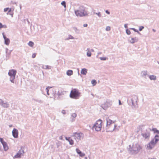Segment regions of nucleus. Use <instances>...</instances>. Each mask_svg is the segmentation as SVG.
I'll return each instance as SVG.
<instances>
[{
    "label": "nucleus",
    "mask_w": 159,
    "mask_h": 159,
    "mask_svg": "<svg viewBox=\"0 0 159 159\" xmlns=\"http://www.w3.org/2000/svg\"><path fill=\"white\" fill-rule=\"evenodd\" d=\"M142 149L141 147L138 143L133 144L132 145H129L127 148L129 152L132 155L137 154Z\"/></svg>",
    "instance_id": "1"
},
{
    "label": "nucleus",
    "mask_w": 159,
    "mask_h": 159,
    "mask_svg": "<svg viewBox=\"0 0 159 159\" xmlns=\"http://www.w3.org/2000/svg\"><path fill=\"white\" fill-rule=\"evenodd\" d=\"M75 12L77 16L81 17L88 16V11L86 10L85 7L83 6H80L78 10H75Z\"/></svg>",
    "instance_id": "2"
},
{
    "label": "nucleus",
    "mask_w": 159,
    "mask_h": 159,
    "mask_svg": "<svg viewBox=\"0 0 159 159\" xmlns=\"http://www.w3.org/2000/svg\"><path fill=\"white\" fill-rule=\"evenodd\" d=\"M107 124L106 127V129L107 131H112L116 128L117 125H112V124L114 123L110 119H107L106 120Z\"/></svg>",
    "instance_id": "3"
},
{
    "label": "nucleus",
    "mask_w": 159,
    "mask_h": 159,
    "mask_svg": "<svg viewBox=\"0 0 159 159\" xmlns=\"http://www.w3.org/2000/svg\"><path fill=\"white\" fill-rule=\"evenodd\" d=\"M159 141V135L156 134L153 139H152L149 143L148 144L147 147L149 149H152L155 145Z\"/></svg>",
    "instance_id": "4"
},
{
    "label": "nucleus",
    "mask_w": 159,
    "mask_h": 159,
    "mask_svg": "<svg viewBox=\"0 0 159 159\" xmlns=\"http://www.w3.org/2000/svg\"><path fill=\"white\" fill-rule=\"evenodd\" d=\"M16 73V70L14 69H11L9 70L8 75L10 77L9 80L11 83L15 84L16 83L15 79Z\"/></svg>",
    "instance_id": "5"
},
{
    "label": "nucleus",
    "mask_w": 159,
    "mask_h": 159,
    "mask_svg": "<svg viewBox=\"0 0 159 159\" xmlns=\"http://www.w3.org/2000/svg\"><path fill=\"white\" fill-rule=\"evenodd\" d=\"M80 94L81 93L79 90L74 89L71 91L70 96L71 98L77 99L81 96Z\"/></svg>",
    "instance_id": "6"
},
{
    "label": "nucleus",
    "mask_w": 159,
    "mask_h": 159,
    "mask_svg": "<svg viewBox=\"0 0 159 159\" xmlns=\"http://www.w3.org/2000/svg\"><path fill=\"white\" fill-rule=\"evenodd\" d=\"M102 120L100 119L97 120L93 126V130L94 129L96 131H100L102 127Z\"/></svg>",
    "instance_id": "7"
},
{
    "label": "nucleus",
    "mask_w": 159,
    "mask_h": 159,
    "mask_svg": "<svg viewBox=\"0 0 159 159\" xmlns=\"http://www.w3.org/2000/svg\"><path fill=\"white\" fill-rule=\"evenodd\" d=\"M150 131L147 129L142 131L141 135L144 139H149L150 136Z\"/></svg>",
    "instance_id": "8"
},
{
    "label": "nucleus",
    "mask_w": 159,
    "mask_h": 159,
    "mask_svg": "<svg viewBox=\"0 0 159 159\" xmlns=\"http://www.w3.org/2000/svg\"><path fill=\"white\" fill-rule=\"evenodd\" d=\"M0 106L3 108H9L10 105L9 102L6 101H4L2 99H0Z\"/></svg>",
    "instance_id": "9"
},
{
    "label": "nucleus",
    "mask_w": 159,
    "mask_h": 159,
    "mask_svg": "<svg viewBox=\"0 0 159 159\" xmlns=\"http://www.w3.org/2000/svg\"><path fill=\"white\" fill-rule=\"evenodd\" d=\"M24 153V152L23 148L21 147L20 149L18 151L16 154L13 157V159L20 158L21 156L23 155Z\"/></svg>",
    "instance_id": "10"
},
{
    "label": "nucleus",
    "mask_w": 159,
    "mask_h": 159,
    "mask_svg": "<svg viewBox=\"0 0 159 159\" xmlns=\"http://www.w3.org/2000/svg\"><path fill=\"white\" fill-rule=\"evenodd\" d=\"M83 134L81 133H74L72 136L74 137V138L75 139H77L78 140L81 139V138L82 137Z\"/></svg>",
    "instance_id": "11"
},
{
    "label": "nucleus",
    "mask_w": 159,
    "mask_h": 159,
    "mask_svg": "<svg viewBox=\"0 0 159 159\" xmlns=\"http://www.w3.org/2000/svg\"><path fill=\"white\" fill-rule=\"evenodd\" d=\"M0 142L3 146L4 150L5 151H7L8 149V147L7 143L4 141L3 139L2 138H0Z\"/></svg>",
    "instance_id": "12"
},
{
    "label": "nucleus",
    "mask_w": 159,
    "mask_h": 159,
    "mask_svg": "<svg viewBox=\"0 0 159 159\" xmlns=\"http://www.w3.org/2000/svg\"><path fill=\"white\" fill-rule=\"evenodd\" d=\"M112 101H110L109 102H106L102 105V108L104 110H106L107 108L110 107L112 105Z\"/></svg>",
    "instance_id": "13"
},
{
    "label": "nucleus",
    "mask_w": 159,
    "mask_h": 159,
    "mask_svg": "<svg viewBox=\"0 0 159 159\" xmlns=\"http://www.w3.org/2000/svg\"><path fill=\"white\" fill-rule=\"evenodd\" d=\"M12 134L14 138H17L18 137V131L17 129L15 128H14L12 131Z\"/></svg>",
    "instance_id": "14"
},
{
    "label": "nucleus",
    "mask_w": 159,
    "mask_h": 159,
    "mask_svg": "<svg viewBox=\"0 0 159 159\" xmlns=\"http://www.w3.org/2000/svg\"><path fill=\"white\" fill-rule=\"evenodd\" d=\"M2 34L4 40V43L7 45H8L10 43V39L6 37V36L4 35V33H2Z\"/></svg>",
    "instance_id": "15"
},
{
    "label": "nucleus",
    "mask_w": 159,
    "mask_h": 159,
    "mask_svg": "<svg viewBox=\"0 0 159 159\" xmlns=\"http://www.w3.org/2000/svg\"><path fill=\"white\" fill-rule=\"evenodd\" d=\"M138 38L136 37H135L134 38H132L131 39L129 40V42L130 43L133 44L138 42Z\"/></svg>",
    "instance_id": "16"
},
{
    "label": "nucleus",
    "mask_w": 159,
    "mask_h": 159,
    "mask_svg": "<svg viewBox=\"0 0 159 159\" xmlns=\"http://www.w3.org/2000/svg\"><path fill=\"white\" fill-rule=\"evenodd\" d=\"M133 98H134V99H135V102H134V100H133V99H131V103L132 104V105L133 106H134V107H135L136 106V105H137V101L136 100V98H137V97L135 96H134Z\"/></svg>",
    "instance_id": "17"
},
{
    "label": "nucleus",
    "mask_w": 159,
    "mask_h": 159,
    "mask_svg": "<svg viewBox=\"0 0 159 159\" xmlns=\"http://www.w3.org/2000/svg\"><path fill=\"white\" fill-rule=\"evenodd\" d=\"M76 151L77 153L79 155V156L81 157H84L85 155L84 153H83L78 148L76 149Z\"/></svg>",
    "instance_id": "18"
},
{
    "label": "nucleus",
    "mask_w": 159,
    "mask_h": 159,
    "mask_svg": "<svg viewBox=\"0 0 159 159\" xmlns=\"http://www.w3.org/2000/svg\"><path fill=\"white\" fill-rule=\"evenodd\" d=\"M148 72L147 70H144L142 71L141 73V75L142 77L146 78V76L147 75L149 76V75L147 74Z\"/></svg>",
    "instance_id": "19"
},
{
    "label": "nucleus",
    "mask_w": 159,
    "mask_h": 159,
    "mask_svg": "<svg viewBox=\"0 0 159 159\" xmlns=\"http://www.w3.org/2000/svg\"><path fill=\"white\" fill-rule=\"evenodd\" d=\"M87 70L85 68L82 69L81 71V73L84 75H86L87 73Z\"/></svg>",
    "instance_id": "20"
},
{
    "label": "nucleus",
    "mask_w": 159,
    "mask_h": 159,
    "mask_svg": "<svg viewBox=\"0 0 159 159\" xmlns=\"http://www.w3.org/2000/svg\"><path fill=\"white\" fill-rule=\"evenodd\" d=\"M42 67L43 69H51V67L50 66H48V65H43Z\"/></svg>",
    "instance_id": "21"
},
{
    "label": "nucleus",
    "mask_w": 159,
    "mask_h": 159,
    "mask_svg": "<svg viewBox=\"0 0 159 159\" xmlns=\"http://www.w3.org/2000/svg\"><path fill=\"white\" fill-rule=\"evenodd\" d=\"M148 76L149 77V79L151 80H156V77L154 75H149Z\"/></svg>",
    "instance_id": "22"
},
{
    "label": "nucleus",
    "mask_w": 159,
    "mask_h": 159,
    "mask_svg": "<svg viewBox=\"0 0 159 159\" xmlns=\"http://www.w3.org/2000/svg\"><path fill=\"white\" fill-rule=\"evenodd\" d=\"M87 50L88 52H87V55L88 57H90L91 56V52L90 51V48H87Z\"/></svg>",
    "instance_id": "23"
},
{
    "label": "nucleus",
    "mask_w": 159,
    "mask_h": 159,
    "mask_svg": "<svg viewBox=\"0 0 159 159\" xmlns=\"http://www.w3.org/2000/svg\"><path fill=\"white\" fill-rule=\"evenodd\" d=\"M66 74L68 76H70L73 74V71L71 70H68L66 72Z\"/></svg>",
    "instance_id": "24"
},
{
    "label": "nucleus",
    "mask_w": 159,
    "mask_h": 159,
    "mask_svg": "<svg viewBox=\"0 0 159 159\" xmlns=\"http://www.w3.org/2000/svg\"><path fill=\"white\" fill-rule=\"evenodd\" d=\"M73 29L76 33L79 34L80 33V30L78 29L77 27H73Z\"/></svg>",
    "instance_id": "25"
},
{
    "label": "nucleus",
    "mask_w": 159,
    "mask_h": 159,
    "mask_svg": "<svg viewBox=\"0 0 159 159\" xmlns=\"http://www.w3.org/2000/svg\"><path fill=\"white\" fill-rule=\"evenodd\" d=\"M71 116V117H73L74 118L73 119H72L71 120L72 122H73L74 121H75V119L74 118L76 117L77 115L75 113H73L72 114Z\"/></svg>",
    "instance_id": "26"
},
{
    "label": "nucleus",
    "mask_w": 159,
    "mask_h": 159,
    "mask_svg": "<svg viewBox=\"0 0 159 159\" xmlns=\"http://www.w3.org/2000/svg\"><path fill=\"white\" fill-rule=\"evenodd\" d=\"M74 39L75 38L71 35H69L68 37L65 39V40H69V39Z\"/></svg>",
    "instance_id": "27"
},
{
    "label": "nucleus",
    "mask_w": 159,
    "mask_h": 159,
    "mask_svg": "<svg viewBox=\"0 0 159 159\" xmlns=\"http://www.w3.org/2000/svg\"><path fill=\"white\" fill-rule=\"evenodd\" d=\"M52 88V87H50L49 86H48L46 89V91L47 92V95H49V93H48L49 89H50V88Z\"/></svg>",
    "instance_id": "28"
},
{
    "label": "nucleus",
    "mask_w": 159,
    "mask_h": 159,
    "mask_svg": "<svg viewBox=\"0 0 159 159\" xmlns=\"http://www.w3.org/2000/svg\"><path fill=\"white\" fill-rule=\"evenodd\" d=\"M34 101L38 102L39 103H42L43 102V101L41 100L40 99H33Z\"/></svg>",
    "instance_id": "29"
},
{
    "label": "nucleus",
    "mask_w": 159,
    "mask_h": 159,
    "mask_svg": "<svg viewBox=\"0 0 159 159\" xmlns=\"http://www.w3.org/2000/svg\"><path fill=\"white\" fill-rule=\"evenodd\" d=\"M28 45L30 47H32L34 45V43L33 42L30 41L29 43H28Z\"/></svg>",
    "instance_id": "30"
},
{
    "label": "nucleus",
    "mask_w": 159,
    "mask_h": 159,
    "mask_svg": "<svg viewBox=\"0 0 159 159\" xmlns=\"http://www.w3.org/2000/svg\"><path fill=\"white\" fill-rule=\"evenodd\" d=\"M61 4L63 6L64 8H66V2L65 1H62Z\"/></svg>",
    "instance_id": "31"
},
{
    "label": "nucleus",
    "mask_w": 159,
    "mask_h": 159,
    "mask_svg": "<svg viewBox=\"0 0 159 159\" xmlns=\"http://www.w3.org/2000/svg\"><path fill=\"white\" fill-rule=\"evenodd\" d=\"M91 83L93 85H95L97 83L96 80H92L91 81Z\"/></svg>",
    "instance_id": "32"
},
{
    "label": "nucleus",
    "mask_w": 159,
    "mask_h": 159,
    "mask_svg": "<svg viewBox=\"0 0 159 159\" xmlns=\"http://www.w3.org/2000/svg\"><path fill=\"white\" fill-rule=\"evenodd\" d=\"M149 129L150 131H153L154 133H156V130H157V129L156 128H153L152 129L150 128H149Z\"/></svg>",
    "instance_id": "33"
},
{
    "label": "nucleus",
    "mask_w": 159,
    "mask_h": 159,
    "mask_svg": "<svg viewBox=\"0 0 159 159\" xmlns=\"http://www.w3.org/2000/svg\"><path fill=\"white\" fill-rule=\"evenodd\" d=\"M69 144L70 145H73L74 143L73 140L71 139H70V140L69 141Z\"/></svg>",
    "instance_id": "34"
},
{
    "label": "nucleus",
    "mask_w": 159,
    "mask_h": 159,
    "mask_svg": "<svg viewBox=\"0 0 159 159\" xmlns=\"http://www.w3.org/2000/svg\"><path fill=\"white\" fill-rule=\"evenodd\" d=\"M94 13L98 16L99 17H100L101 16V14L100 12L96 13L94 12Z\"/></svg>",
    "instance_id": "35"
},
{
    "label": "nucleus",
    "mask_w": 159,
    "mask_h": 159,
    "mask_svg": "<svg viewBox=\"0 0 159 159\" xmlns=\"http://www.w3.org/2000/svg\"><path fill=\"white\" fill-rule=\"evenodd\" d=\"M126 33L128 35H130L131 34V32L129 30L126 29Z\"/></svg>",
    "instance_id": "36"
},
{
    "label": "nucleus",
    "mask_w": 159,
    "mask_h": 159,
    "mask_svg": "<svg viewBox=\"0 0 159 159\" xmlns=\"http://www.w3.org/2000/svg\"><path fill=\"white\" fill-rule=\"evenodd\" d=\"M111 30V28L109 26H107L106 28V30L107 31H109Z\"/></svg>",
    "instance_id": "37"
},
{
    "label": "nucleus",
    "mask_w": 159,
    "mask_h": 159,
    "mask_svg": "<svg viewBox=\"0 0 159 159\" xmlns=\"http://www.w3.org/2000/svg\"><path fill=\"white\" fill-rule=\"evenodd\" d=\"M99 59L102 61H105L106 60L107 58L105 57H100Z\"/></svg>",
    "instance_id": "38"
},
{
    "label": "nucleus",
    "mask_w": 159,
    "mask_h": 159,
    "mask_svg": "<svg viewBox=\"0 0 159 159\" xmlns=\"http://www.w3.org/2000/svg\"><path fill=\"white\" fill-rule=\"evenodd\" d=\"M144 27L143 26H141L139 27V30L141 31L142 30L144 29Z\"/></svg>",
    "instance_id": "39"
},
{
    "label": "nucleus",
    "mask_w": 159,
    "mask_h": 159,
    "mask_svg": "<svg viewBox=\"0 0 159 159\" xmlns=\"http://www.w3.org/2000/svg\"><path fill=\"white\" fill-rule=\"evenodd\" d=\"M9 7H7L6 8H5L4 9V12H6V11H7L8 10H9Z\"/></svg>",
    "instance_id": "40"
},
{
    "label": "nucleus",
    "mask_w": 159,
    "mask_h": 159,
    "mask_svg": "<svg viewBox=\"0 0 159 159\" xmlns=\"http://www.w3.org/2000/svg\"><path fill=\"white\" fill-rule=\"evenodd\" d=\"M130 29L133 30L134 31H135V32H138V30L135 29V28H130Z\"/></svg>",
    "instance_id": "41"
},
{
    "label": "nucleus",
    "mask_w": 159,
    "mask_h": 159,
    "mask_svg": "<svg viewBox=\"0 0 159 159\" xmlns=\"http://www.w3.org/2000/svg\"><path fill=\"white\" fill-rule=\"evenodd\" d=\"M70 137H65V139L66 140L68 141L70 140Z\"/></svg>",
    "instance_id": "42"
},
{
    "label": "nucleus",
    "mask_w": 159,
    "mask_h": 159,
    "mask_svg": "<svg viewBox=\"0 0 159 159\" xmlns=\"http://www.w3.org/2000/svg\"><path fill=\"white\" fill-rule=\"evenodd\" d=\"M61 113L63 114H66V112L65 110H63L61 111Z\"/></svg>",
    "instance_id": "43"
},
{
    "label": "nucleus",
    "mask_w": 159,
    "mask_h": 159,
    "mask_svg": "<svg viewBox=\"0 0 159 159\" xmlns=\"http://www.w3.org/2000/svg\"><path fill=\"white\" fill-rule=\"evenodd\" d=\"M14 13L13 12H11V13H10V15H11L12 17H13Z\"/></svg>",
    "instance_id": "44"
},
{
    "label": "nucleus",
    "mask_w": 159,
    "mask_h": 159,
    "mask_svg": "<svg viewBox=\"0 0 159 159\" xmlns=\"http://www.w3.org/2000/svg\"><path fill=\"white\" fill-rule=\"evenodd\" d=\"M36 57V54L35 53H33L32 55V57L34 58Z\"/></svg>",
    "instance_id": "45"
},
{
    "label": "nucleus",
    "mask_w": 159,
    "mask_h": 159,
    "mask_svg": "<svg viewBox=\"0 0 159 159\" xmlns=\"http://www.w3.org/2000/svg\"><path fill=\"white\" fill-rule=\"evenodd\" d=\"M12 11L11 8H9V10H8V12L11 13V11Z\"/></svg>",
    "instance_id": "46"
},
{
    "label": "nucleus",
    "mask_w": 159,
    "mask_h": 159,
    "mask_svg": "<svg viewBox=\"0 0 159 159\" xmlns=\"http://www.w3.org/2000/svg\"><path fill=\"white\" fill-rule=\"evenodd\" d=\"M59 139L61 140H63V136H60L59 137Z\"/></svg>",
    "instance_id": "47"
},
{
    "label": "nucleus",
    "mask_w": 159,
    "mask_h": 159,
    "mask_svg": "<svg viewBox=\"0 0 159 159\" xmlns=\"http://www.w3.org/2000/svg\"><path fill=\"white\" fill-rule=\"evenodd\" d=\"M3 26L2 24L0 22V29L2 28Z\"/></svg>",
    "instance_id": "48"
},
{
    "label": "nucleus",
    "mask_w": 159,
    "mask_h": 159,
    "mask_svg": "<svg viewBox=\"0 0 159 159\" xmlns=\"http://www.w3.org/2000/svg\"><path fill=\"white\" fill-rule=\"evenodd\" d=\"M105 12L107 14H110V12L108 10H106L105 11Z\"/></svg>",
    "instance_id": "49"
},
{
    "label": "nucleus",
    "mask_w": 159,
    "mask_h": 159,
    "mask_svg": "<svg viewBox=\"0 0 159 159\" xmlns=\"http://www.w3.org/2000/svg\"><path fill=\"white\" fill-rule=\"evenodd\" d=\"M127 25H128V24H125L124 25V27L125 28H128Z\"/></svg>",
    "instance_id": "50"
},
{
    "label": "nucleus",
    "mask_w": 159,
    "mask_h": 159,
    "mask_svg": "<svg viewBox=\"0 0 159 159\" xmlns=\"http://www.w3.org/2000/svg\"><path fill=\"white\" fill-rule=\"evenodd\" d=\"M88 26V25L86 24H84L83 25V26L84 27H86Z\"/></svg>",
    "instance_id": "51"
},
{
    "label": "nucleus",
    "mask_w": 159,
    "mask_h": 159,
    "mask_svg": "<svg viewBox=\"0 0 159 159\" xmlns=\"http://www.w3.org/2000/svg\"><path fill=\"white\" fill-rule=\"evenodd\" d=\"M119 105H122V103H121V101L120 100H119Z\"/></svg>",
    "instance_id": "52"
},
{
    "label": "nucleus",
    "mask_w": 159,
    "mask_h": 159,
    "mask_svg": "<svg viewBox=\"0 0 159 159\" xmlns=\"http://www.w3.org/2000/svg\"><path fill=\"white\" fill-rule=\"evenodd\" d=\"M156 133H157L158 134H159V130H158L157 129V130H156Z\"/></svg>",
    "instance_id": "53"
},
{
    "label": "nucleus",
    "mask_w": 159,
    "mask_h": 159,
    "mask_svg": "<svg viewBox=\"0 0 159 159\" xmlns=\"http://www.w3.org/2000/svg\"><path fill=\"white\" fill-rule=\"evenodd\" d=\"M3 28H6L7 27V26L6 25H3Z\"/></svg>",
    "instance_id": "54"
},
{
    "label": "nucleus",
    "mask_w": 159,
    "mask_h": 159,
    "mask_svg": "<svg viewBox=\"0 0 159 159\" xmlns=\"http://www.w3.org/2000/svg\"><path fill=\"white\" fill-rule=\"evenodd\" d=\"M90 52H94V50L93 49H91V50H90Z\"/></svg>",
    "instance_id": "55"
},
{
    "label": "nucleus",
    "mask_w": 159,
    "mask_h": 159,
    "mask_svg": "<svg viewBox=\"0 0 159 159\" xmlns=\"http://www.w3.org/2000/svg\"><path fill=\"white\" fill-rule=\"evenodd\" d=\"M26 20L27 21L28 24H30V22L29 21V20H28V19H26Z\"/></svg>",
    "instance_id": "56"
},
{
    "label": "nucleus",
    "mask_w": 159,
    "mask_h": 159,
    "mask_svg": "<svg viewBox=\"0 0 159 159\" xmlns=\"http://www.w3.org/2000/svg\"><path fill=\"white\" fill-rule=\"evenodd\" d=\"M102 53L101 52H98V54L99 55V54H101Z\"/></svg>",
    "instance_id": "57"
},
{
    "label": "nucleus",
    "mask_w": 159,
    "mask_h": 159,
    "mask_svg": "<svg viewBox=\"0 0 159 159\" xmlns=\"http://www.w3.org/2000/svg\"><path fill=\"white\" fill-rule=\"evenodd\" d=\"M152 31H153V32H156V30H155V29H152Z\"/></svg>",
    "instance_id": "58"
},
{
    "label": "nucleus",
    "mask_w": 159,
    "mask_h": 159,
    "mask_svg": "<svg viewBox=\"0 0 159 159\" xmlns=\"http://www.w3.org/2000/svg\"><path fill=\"white\" fill-rule=\"evenodd\" d=\"M12 126H13L12 125H9V126L10 127H12Z\"/></svg>",
    "instance_id": "59"
},
{
    "label": "nucleus",
    "mask_w": 159,
    "mask_h": 159,
    "mask_svg": "<svg viewBox=\"0 0 159 159\" xmlns=\"http://www.w3.org/2000/svg\"><path fill=\"white\" fill-rule=\"evenodd\" d=\"M10 13L9 12H8H8L7 13V14L8 15H10Z\"/></svg>",
    "instance_id": "60"
},
{
    "label": "nucleus",
    "mask_w": 159,
    "mask_h": 159,
    "mask_svg": "<svg viewBox=\"0 0 159 159\" xmlns=\"http://www.w3.org/2000/svg\"><path fill=\"white\" fill-rule=\"evenodd\" d=\"M6 53H7V50H8V48H6Z\"/></svg>",
    "instance_id": "61"
},
{
    "label": "nucleus",
    "mask_w": 159,
    "mask_h": 159,
    "mask_svg": "<svg viewBox=\"0 0 159 159\" xmlns=\"http://www.w3.org/2000/svg\"><path fill=\"white\" fill-rule=\"evenodd\" d=\"M137 33L139 34H141L138 31V32H137Z\"/></svg>",
    "instance_id": "62"
},
{
    "label": "nucleus",
    "mask_w": 159,
    "mask_h": 159,
    "mask_svg": "<svg viewBox=\"0 0 159 159\" xmlns=\"http://www.w3.org/2000/svg\"><path fill=\"white\" fill-rule=\"evenodd\" d=\"M148 159H156L155 158H149Z\"/></svg>",
    "instance_id": "63"
},
{
    "label": "nucleus",
    "mask_w": 159,
    "mask_h": 159,
    "mask_svg": "<svg viewBox=\"0 0 159 159\" xmlns=\"http://www.w3.org/2000/svg\"><path fill=\"white\" fill-rule=\"evenodd\" d=\"M84 159H87V157H85L84 158Z\"/></svg>",
    "instance_id": "64"
}]
</instances>
